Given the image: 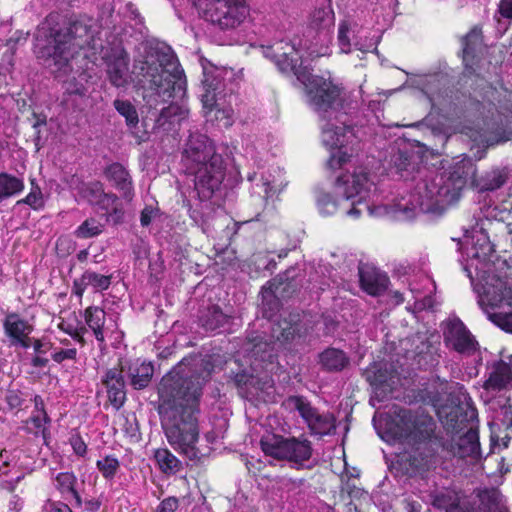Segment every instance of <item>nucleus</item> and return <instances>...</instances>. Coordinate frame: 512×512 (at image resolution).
I'll return each instance as SVG.
<instances>
[{
    "instance_id": "nucleus-50",
    "label": "nucleus",
    "mask_w": 512,
    "mask_h": 512,
    "mask_svg": "<svg viewBox=\"0 0 512 512\" xmlns=\"http://www.w3.org/2000/svg\"><path fill=\"white\" fill-rule=\"evenodd\" d=\"M103 192L104 186L100 181L84 183L80 189L81 196L92 206H96Z\"/></svg>"
},
{
    "instance_id": "nucleus-36",
    "label": "nucleus",
    "mask_w": 512,
    "mask_h": 512,
    "mask_svg": "<svg viewBox=\"0 0 512 512\" xmlns=\"http://www.w3.org/2000/svg\"><path fill=\"white\" fill-rule=\"evenodd\" d=\"M79 63L80 62H77L74 65V70L66 76L62 78L55 77V79L63 82L65 93L69 95L84 96L87 92V88L84 84V81H87L86 73Z\"/></svg>"
},
{
    "instance_id": "nucleus-12",
    "label": "nucleus",
    "mask_w": 512,
    "mask_h": 512,
    "mask_svg": "<svg viewBox=\"0 0 512 512\" xmlns=\"http://www.w3.org/2000/svg\"><path fill=\"white\" fill-rule=\"evenodd\" d=\"M199 16L220 30L238 27L248 15L245 0H192Z\"/></svg>"
},
{
    "instance_id": "nucleus-33",
    "label": "nucleus",
    "mask_w": 512,
    "mask_h": 512,
    "mask_svg": "<svg viewBox=\"0 0 512 512\" xmlns=\"http://www.w3.org/2000/svg\"><path fill=\"white\" fill-rule=\"evenodd\" d=\"M282 59L276 60V66L281 72H293L297 79L307 87V91L312 86L314 79H319V76H314L307 66L302 63L297 64V60L289 57L287 52L281 54Z\"/></svg>"
},
{
    "instance_id": "nucleus-53",
    "label": "nucleus",
    "mask_w": 512,
    "mask_h": 512,
    "mask_svg": "<svg viewBox=\"0 0 512 512\" xmlns=\"http://www.w3.org/2000/svg\"><path fill=\"white\" fill-rule=\"evenodd\" d=\"M333 24V11L330 7L318 8L312 15V25L317 28L328 27Z\"/></svg>"
},
{
    "instance_id": "nucleus-24",
    "label": "nucleus",
    "mask_w": 512,
    "mask_h": 512,
    "mask_svg": "<svg viewBox=\"0 0 512 512\" xmlns=\"http://www.w3.org/2000/svg\"><path fill=\"white\" fill-rule=\"evenodd\" d=\"M447 449L453 456L461 459L468 457L473 460L481 459L478 430L470 427L464 435L458 437L457 440H453Z\"/></svg>"
},
{
    "instance_id": "nucleus-19",
    "label": "nucleus",
    "mask_w": 512,
    "mask_h": 512,
    "mask_svg": "<svg viewBox=\"0 0 512 512\" xmlns=\"http://www.w3.org/2000/svg\"><path fill=\"white\" fill-rule=\"evenodd\" d=\"M214 156L221 154L216 153L213 142L202 133L192 132L184 145L181 163L186 171L211 160Z\"/></svg>"
},
{
    "instance_id": "nucleus-25",
    "label": "nucleus",
    "mask_w": 512,
    "mask_h": 512,
    "mask_svg": "<svg viewBox=\"0 0 512 512\" xmlns=\"http://www.w3.org/2000/svg\"><path fill=\"white\" fill-rule=\"evenodd\" d=\"M212 198L197 195V200L193 204H188L191 219L207 234L212 232L211 221L218 209Z\"/></svg>"
},
{
    "instance_id": "nucleus-1",
    "label": "nucleus",
    "mask_w": 512,
    "mask_h": 512,
    "mask_svg": "<svg viewBox=\"0 0 512 512\" xmlns=\"http://www.w3.org/2000/svg\"><path fill=\"white\" fill-rule=\"evenodd\" d=\"M211 368L206 363L188 365L179 362L161 380L158 414L164 434L172 448L189 460L200 458L199 399Z\"/></svg>"
},
{
    "instance_id": "nucleus-2",
    "label": "nucleus",
    "mask_w": 512,
    "mask_h": 512,
    "mask_svg": "<svg viewBox=\"0 0 512 512\" xmlns=\"http://www.w3.org/2000/svg\"><path fill=\"white\" fill-rule=\"evenodd\" d=\"M424 154L410 144H403L390 158V167L404 181L416 182L410 199L396 204L403 219H412L417 210L441 216L456 203L467 179L474 174L470 160L461 159L437 172L423 165Z\"/></svg>"
},
{
    "instance_id": "nucleus-56",
    "label": "nucleus",
    "mask_w": 512,
    "mask_h": 512,
    "mask_svg": "<svg viewBox=\"0 0 512 512\" xmlns=\"http://www.w3.org/2000/svg\"><path fill=\"white\" fill-rule=\"evenodd\" d=\"M103 215L105 216L107 223H111L113 225L122 224L125 218V210L121 201L119 200L117 204H114L110 210L105 212Z\"/></svg>"
},
{
    "instance_id": "nucleus-27",
    "label": "nucleus",
    "mask_w": 512,
    "mask_h": 512,
    "mask_svg": "<svg viewBox=\"0 0 512 512\" xmlns=\"http://www.w3.org/2000/svg\"><path fill=\"white\" fill-rule=\"evenodd\" d=\"M463 159L470 160L474 169H476V165L470 157H464ZM508 180V168L506 167H496L487 171L480 178H476V170H474V174L467 179L468 183H471L479 189L480 192L485 191H495L501 188ZM467 184H465L466 186Z\"/></svg>"
},
{
    "instance_id": "nucleus-6",
    "label": "nucleus",
    "mask_w": 512,
    "mask_h": 512,
    "mask_svg": "<svg viewBox=\"0 0 512 512\" xmlns=\"http://www.w3.org/2000/svg\"><path fill=\"white\" fill-rule=\"evenodd\" d=\"M492 272L473 273L466 268L478 303L488 319L512 333V260H498Z\"/></svg>"
},
{
    "instance_id": "nucleus-60",
    "label": "nucleus",
    "mask_w": 512,
    "mask_h": 512,
    "mask_svg": "<svg viewBox=\"0 0 512 512\" xmlns=\"http://www.w3.org/2000/svg\"><path fill=\"white\" fill-rule=\"evenodd\" d=\"M32 116L35 119V121L32 124V127L35 130L34 142H35V145L37 146V149L39 150V142H40V139H41L40 127L41 126H45L47 124V116L45 114H42V113L38 114L36 112H33Z\"/></svg>"
},
{
    "instance_id": "nucleus-52",
    "label": "nucleus",
    "mask_w": 512,
    "mask_h": 512,
    "mask_svg": "<svg viewBox=\"0 0 512 512\" xmlns=\"http://www.w3.org/2000/svg\"><path fill=\"white\" fill-rule=\"evenodd\" d=\"M317 206L322 215L329 216L337 211L338 204L329 193L319 192Z\"/></svg>"
},
{
    "instance_id": "nucleus-8",
    "label": "nucleus",
    "mask_w": 512,
    "mask_h": 512,
    "mask_svg": "<svg viewBox=\"0 0 512 512\" xmlns=\"http://www.w3.org/2000/svg\"><path fill=\"white\" fill-rule=\"evenodd\" d=\"M434 426V421L429 415L394 406L392 414L385 416L381 421V437L387 441L426 439L433 433Z\"/></svg>"
},
{
    "instance_id": "nucleus-61",
    "label": "nucleus",
    "mask_w": 512,
    "mask_h": 512,
    "mask_svg": "<svg viewBox=\"0 0 512 512\" xmlns=\"http://www.w3.org/2000/svg\"><path fill=\"white\" fill-rule=\"evenodd\" d=\"M160 210L153 206H145V208L141 211L140 214V223L141 226L147 227L151 224L152 220L159 216Z\"/></svg>"
},
{
    "instance_id": "nucleus-18",
    "label": "nucleus",
    "mask_w": 512,
    "mask_h": 512,
    "mask_svg": "<svg viewBox=\"0 0 512 512\" xmlns=\"http://www.w3.org/2000/svg\"><path fill=\"white\" fill-rule=\"evenodd\" d=\"M445 346L462 355H472L478 349V342L460 318L453 316L442 322Z\"/></svg>"
},
{
    "instance_id": "nucleus-37",
    "label": "nucleus",
    "mask_w": 512,
    "mask_h": 512,
    "mask_svg": "<svg viewBox=\"0 0 512 512\" xmlns=\"http://www.w3.org/2000/svg\"><path fill=\"white\" fill-rule=\"evenodd\" d=\"M85 322L89 329L93 331V334L96 340L103 344L105 342L104 336V324L106 321V313L105 311L96 306H90L85 309L84 312Z\"/></svg>"
},
{
    "instance_id": "nucleus-57",
    "label": "nucleus",
    "mask_w": 512,
    "mask_h": 512,
    "mask_svg": "<svg viewBox=\"0 0 512 512\" xmlns=\"http://www.w3.org/2000/svg\"><path fill=\"white\" fill-rule=\"evenodd\" d=\"M119 200L120 198L117 194L104 191L99 202H97L96 207L105 213L108 212L114 204H117Z\"/></svg>"
},
{
    "instance_id": "nucleus-10",
    "label": "nucleus",
    "mask_w": 512,
    "mask_h": 512,
    "mask_svg": "<svg viewBox=\"0 0 512 512\" xmlns=\"http://www.w3.org/2000/svg\"><path fill=\"white\" fill-rule=\"evenodd\" d=\"M492 371L489 373L488 378L483 384L484 392L481 398L486 404L490 405L491 409L496 410V405L499 407L497 411V419L506 428L512 427V404L507 397L500 396L498 400H493L494 393L504 390L512 386V354L505 356L501 353V359L493 362Z\"/></svg>"
},
{
    "instance_id": "nucleus-16",
    "label": "nucleus",
    "mask_w": 512,
    "mask_h": 512,
    "mask_svg": "<svg viewBox=\"0 0 512 512\" xmlns=\"http://www.w3.org/2000/svg\"><path fill=\"white\" fill-rule=\"evenodd\" d=\"M270 334L277 345L293 350L305 343L308 327L299 314L290 313L271 325Z\"/></svg>"
},
{
    "instance_id": "nucleus-40",
    "label": "nucleus",
    "mask_w": 512,
    "mask_h": 512,
    "mask_svg": "<svg viewBox=\"0 0 512 512\" xmlns=\"http://www.w3.org/2000/svg\"><path fill=\"white\" fill-rule=\"evenodd\" d=\"M155 461L164 474L173 475L183 469L182 462L167 448L157 449L154 453Z\"/></svg>"
},
{
    "instance_id": "nucleus-23",
    "label": "nucleus",
    "mask_w": 512,
    "mask_h": 512,
    "mask_svg": "<svg viewBox=\"0 0 512 512\" xmlns=\"http://www.w3.org/2000/svg\"><path fill=\"white\" fill-rule=\"evenodd\" d=\"M125 367H113L107 369L102 377V384L105 386L108 399L111 405L117 410L120 409L126 401V383L123 376Z\"/></svg>"
},
{
    "instance_id": "nucleus-32",
    "label": "nucleus",
    "mask_w": 512,
    "mask_h": 512,
    "mask_svg": "<svg viewBox=\"0 0 512 512\" xmlns=\"http://www.w3.org/2000/svg\"><path fill=\"white\" fill-rule=\"evenodd\" d=\"M318 363L323 371L337 373L343 371L350 365V358L343 350L328 347L319 353Z\"/></svg>"
},
{
    "instance_id": "nucleus-35",
    "label": "nucleus",
    "mask_w": 512,
    "mask_h": 512,
    "mask_svg": "<svg viewBox=\"0 0 512 512\" xmlns=\"http://www.w3.org/2000/svg\"><path fill=\"white\" fill-rule=\"evenodd\" d=\"M154 374L151 362H134L128 366L127 376L135 390H143L150 384Z\"/></svg>"
},
{
    "instance_id": "nucleus-20",
    "label": "nucleus",
    "mask_w": 512,
    "mask_h": 512,
    "mask_svg": "<svg viewBox=\"0 0 512 512\" xmlns=\"http://www.w3.org/2000/svg\"><path fill=\"white\" fill-rule=\"evenodd\" d=\"M277 343L271 334L251 332L247 335L246 351L251 358L272 365L277 360Z\"/></svg>"
},
{
    "instance_id": "nucleus-21",
    "label": "nucleus",
    "mask_w": 512,
    "mask_h": 512,
    "mask_svg": "<svg viewBox=\"0 0 512 512\" xmlns=\"http://www.w3.org/2000/svg\"><path fill=\"white\" fill-rule=\"evenodd\" d=\"M107 75L110 83L117 87H125L130 80L129 56L123 49H113L106 57Z\"/></svg>"
},
{
    "instance_id": "nucleus-58",
    "label": "nucleus",
    "mask_w": 512,
    "mask_h": 512,
    "mask_svg": "<svg viewBox=\"0 0 512 512\" xmlns=\"http://www.w3.org/2000/svg\"><path fill=\"white\" fill-rule=\"evenodd\" d=\"M76 348L59 349L52 353L51 357L56 363H63L65 360H76L77 358Z\"/></svg>"
},
{
    "instance_id": "nucleus-48",
    "label": "nucleus",
    "mask_w": 512,
    "mask_h": 512,
    "mask_svg": "<svg viewBox=\"0 0 512 512\" xmlns=\"http://www.w3.org/2000/svg\"><path fill=\"white\" fill-rule=\"evenodd\" d=\"M104 231V225L96 218H87L77 227L74 234L77 238L88 239L99 236Z\"/></svg>"
},
{
    "instance_id": "nucleus-17",
    "label": "nucleus",
    "mask_w": 512,
    "mask_h": 512,
    "mask_svg": "<svg viewBox=\"0 0 512 512\" xmlns=\"http://www.w3.org/2000/svg\"><path fill=\"white\" fill-rule=\"evenodd\" d=\"M292 273L294 270H287L263 287L262 313L265 318L272 319L279 311V296L289 297L297 290L298 283Z\"/></svg>"
},
{
    "instance_id": "nucleus-9",
    "label": "nucleus",
    "mask_w": 512,
    "mask_h": 512,
    "mask_svg": "<svg viewBox=\"0 0 512 512\" xmlns=\"http://www.w3.org/2000/svg\"><path fill=\"white\" fill-rule=\"evenodd\" d=\"M260 447L266 456L286 461L293 469H311L314 466L313 445L305 435L285 437L271 434L261 438Z\"/></svg>"
},
{
    "instance_id": "nucleus-63",
    "label": "nucleus",
    "mask_w": 512,
    "mask_h": 512,
    "mask_svg": "<svg viewBox=\"0 0 512 512\" xmlns=\"http://www.w3.org/2000/svg\"><path fill=\"white\" fill-rule=\"evenodd\" d=\"M282 45V42L277 43L276 47L273 46H262V54L264 57L270 59L276 64L277 59H282L281 54L284 52H280V50H283V47H279Z\"/></svg>"
},
{
    "instance_id": "nucleus-28",
    "label": "nucleus",
    "mask_w": 512,
    "mask_h": 512,
    "mask_svg": "<svg viewBox=\"0 0 512 512\" xmlns=\"http://www.w3.org/2000/svg\"><path fill=\"white\" fill-rule=\"evenodd\" d=\"M482 40V31L477 26L461 38L463 64L469 73L475 71L474 66L478 61L477 52L482 46Z\"/></svg>"
},
{
    "instance_id": "nucleus-31",
    "label": "nucleus",
    "mask_w": 512,
    "mask_h": 512,
    "mask_svg": "<svg viewBox=\"0 0 512 512\" xmlns=\"http://www.w3.org/2000/svg\"><path fill=\"white\" fill-rule=\"evenodd\" d=\"M188 115V109L178 102H171L168 106L160 110L155 119L154 128L163 132L171 131L176 124H179Z\"/></svg>"
},
{
    "instance_id": "nucleus-38",
    "label": "nucleus",
    "mask_w": 512,
    "mask_h": 512,
    "mask_svg": "<svg viewBox=\"0 0 512 512\" xmlns=\"http://www.w3.org/2000/svg\"><path fill=\"white\" fill-rule=\"evenodd\" d=\"M478 498L483 512H509L498 489H484L479 492Z\"/></svg>"
},
{
    "instance_id": "nucleus-43",
    "label": "nucleus",
    "mask_w": 512,
    "mask_h": 512,
    "mask_svg": "<svg viewBox=\"0 0 512 512\" xmlns=\"http://www.w3.org/2000/svg\"><path fill=\"white\" fill-rule=\"evenodd\" d=\"M57 488L62 494H70L74 499V505L81 507L82 498L76 489L77 478L74 473L61 472L56 476Z\"/></svg>"
},
{
    "instance_id": "nucleus-7",
    "label": "nucleus",
    "mask_w": 512,
    "mask_h": 512,
    "mask_svg": "<svg viewBox=\"0 0 512 512\" xmlns=\"http://www.w3.org/2000/svg\"><path fill=\"white\" fill-rule=\"evenodd\" d=\"M480 215L477 217L476 224L471 229H465L464 241L458 240V249L462 245L470 244L467 248V259L459 260L463 271L470 267V271L479 274L483 272H492L495 270L498 260H505L495 254L494 244L491 242L489 233L507 232L511 233V224L506 223L511 216V212L498 206L484 205L480 207Z\"/></svg>"
},
{
    "instance_id": "nucleus-13",
    "label": "nucleus",
    "mask_w": 512,
    "mask_h": 512,
    "mask_svg": "<svg viewBox=\"0 0 512 512\" xmlns=\"http://www.w3.org/2000/svg\"><path fill=\"white\" fill-rule=\"evenodd\" d=\"M307 93L310 105L321 119H338L348 114V103L342 97L341 89L332 81L314 79Z\"/></svg>"
},
{
    "instance_id": "nucleus-22",
    "label": "nucleus",
    "mask_w": 512,
    "mask_h": 512,
    "mask_svg": "<svg viewBox=\"0 0 512 512\" xmlns=\"http://www.w3.org/2000/svg\"><path fill=\"white\" fill-rule=\"evenodd\" d=\"M103 174L120 193L122 199L127 202L132 201L135 196L133 179L128 169L123 164L113 162L104 168Z\"/></svg>"
},
{
    "instance_id": "nucleus-55",
    "label": "nucleus",
    "mask_w": 512,
    "mask_h": 512,
    "mask_svg": "<svg viewBox=\"0 0 512 512\" xmlns=\"http://www.w3.org/2000/svg\"><path fill=\"white\" fill-rule=\"evenodd\" d=\"M350 27L346 21H342L338 28V45L343 53L351 52V40L349 37Z\"/></svg>"
},
{
    "instance_id": "nucleus-59",
    "label": "nucleus",
    "mask_w": 512,
    "mask_h": 512,
    "mask_svg": "<svg viewBox=\"0 0 512 512\" xmlns=\"http://www.w3.org/2000/svg\"><path fill=\"white\" fill-rule=\"evenodd\" d=\"M204 109H207L209 112L215 111V118L216 120H224L223 125L225 127H228L232 124L231 117H230V110H226L224 107V103L220 102V105L218 107H203Z\"/></svg>"
},
{
    "instance_id": "nucleus-26",
    "label": "nucleus",
    "mask_w": 512,
    "mask_h": 512,
    "mask_svg": "<svg viewBox=\"0 0 512 512\" xmlns=\"http://www.w3.org/2000/svg\"><path fill=\"white\" fill-rule=\"evenodd\" d=\"M358 274L360 285L368 294L373 296L380 295L387 289L389 278L373 265L360 263Z\"/></svg>"
},
{
    "instance_id": "nucleus-45",
    "label": "nucleus",
    "mask_w": 512,
    "mask_h": 512,
    "mask_svg": "<svg viewBox=\"0 0 512 512\" xmlns=\"http://www.w3.org/2000/svg\"><path fill=\"white\" fill-rule=\"evenodd\" d=\"M233 381L237 387L246 390H250L251 388L263 390L267 385L271 386L270 380L267 377L263 381L261 378L245 370L236 373Z\"/></svg>"
},
{
    "instance_id": "nucleus-29",
    "label": "nucleus",
    "mask_w": 512,
    "mask_h": 512,
    "mask_svg": "<svg viewBox=\"0 0 512 512\" xmlns=\"http://www.w3.org/2000/svg\"><path fill=\"white\" fill-rule=\"evenodd\" d=\"M364 376L369 384L374 387L379 401H382L385 397L386 387H391L390 381L393 378V371L388 369L385 363H374L366 369Z\"/></svg>"
},
{
    "instance_id": "nucleus-47",
    "label": "nucleus",
    "mask_w": 512,
    "mask_h": 512,
    "mask_svg": "<svg viewBox=\"0 0 512 512\" xmlns=\"http://www.w3.org/2000/svg\"><path fill=\"white\" fill-rule=\"evenodd\" d=\"M84 282L91 287L94 292H102L107 290L112 282V274L103 275L92 270H86L83 273Z\"/></svg>"
},
{
    "instance_id": "nucleus-44",
    "label": "nucleus",
    "mask_w": 512,
    "mask_h": 512,
    "mask_svg": "<svg viewBox=\"0 0 512 512\" xmlns=\"http://www.w3.org/2000/svg\"><path fill=\"white\" fill-rule=\"evenodd\" d=\"M23 188L22 179L8 173H0V202L20 193Z\"/></svg>"
},
{
    "instance_id": "nucleus-34",
    "label": "nucleus",
    "mask_w": 512,
    "mask_h": 512,
    "mask_svg": "<svg viewBox=\"0 0 512 512\" xmlns=\"http://www.w3.org/2000/svg\"><path fill=\"white\" fill-rule=\"evenodd\" d=\"M3 329L9 344H11L22 336L30 335L33 331V326L21 318L18 313L10 312L3 320Z\"/></svg>"
},
{
    "instance_id": "nucleus-14",
    "label": "nucleus",
    "mask_w": 512,
    "mask_h": 512,
    "mask_svg": "<svg viewBox=\"0 0 512 512\" xmlns=\"http://www.w3.org/2000/svg\"><path fill=\"white\" fill-rule=\"evenodd\" d=\"M284 406L290 411L298 412L311 435L323 437L335 432L336 419L333 414L319 413L304 396H289L284 401Z\"/></svg>"
},
{
    "instance_id": "nucleus-11",
    "label": "nucleus",
    "mask_w": 512,
    "mask_h": 512,
    "mask_svg": "<svg viewBox=\"0 0 512 512\" xmlns=\"http://www.w3.org/2000/svg\"><path fill=\"white\" fill-rule=\"evenodd\" d=\"M185 173L194 177L196 194L205 198L213 197L220 190L222 184L226 187H234L241 178L235 167L227 173L226 163L222 155L214 156L211 160L201 163L194 169L186 170Z\"/></svg>"
},
{
    "instance_id": "nucleus-30",
    "label": "nucleus",
    "mask_w": 512,
    "mask_h": 512,
    "mask_svg": "<svg viewBox=\"0 0 512 512\" xmlns=\"http://www.w3.org/2000/svg\"><path fill=\"white\" fill-rule=\"evenodd\" d=\"M446 421L444 425L448 430L458 433L463 430L468 423H472L477 420V410L470 404L466 403L465 406L458 405L452 407L448 413H446Z\"/></svg>"
},
{
    "instance_id": "nucleus-15",
    "label": "nucleus",
    "mask_w": 512,
    "mask_h": 512,
    "mask_svg": "<svg viewBox=\"0 0 512 512\" xmlns=\"http://www.w3.org/2000/svg\"><path fill=\"white\" fill-rule=\"evenodd\" d=\"M232 77L231 69L213 65L203 67V93L201 94L203 107H218L220 105V101L226 97L227 92H232V88H227V81H230Z\"/></svg>"
},
{
    "instance_id": "nucleus-54",
    "label": "nucleus",
    "mask_w": 512,
    "mask_h": 512,
    "mask_svg": "<svg viewBox=\"0 0 512 512\" xmlns=\"http://www.w3.org/2000/svg\"><path fill=\"white\" fill-rule=\"evenodd\" d=\"M25 203L34 210H39L44 207L43 194L38 186H33L30 193L22 200L18 201V204Z\"/></svg>"
},
{
    "instance_id": "nucleus-64",
    "label": "nucleus",
    "mask_w": 512,
    "mask_h": 512,
    "mask_svg": "<svg viewBox=\"0 0 512 512\" xmlns=\"http://www.w3.org/2000/svg\"><path fill=\"white\" fill-rule=\"evenodd\" d=\"M426 94H427L433 108H437V109L441 110L448 103V100L442 95V93L440 91L433 92V91L427 90Z\"/></svg>"
},
{
    "instance_id": "nucleus-5",
    "label": "nucleus",
    "mask_w": 512,
    "mask_h": 512,
    "mask_svg": "<svg viewBox=\"0 0 512 512\" xmlns=\"http://www.w3.org/2000/svg\"><path fill=\"white\" fill-rule=\"evenodd\" d=\"M135 59V69L149 91L147 103L157 105L171 98L182 99L186 93V78L173 49L164 42L142 43Z\"/></svg>"
},
{
    "instance_id": "nucleus-41",
    "label": "nucleus",
    "mask_w": 512,
    "mask_h": 512,
    "mask_svg": "<svg viewBox=\"0 0 512 512\" xmlns=\"http://www.w3.org/2000/svg\"><path fill=\"white\" fill-rule=\"evenodd\" d=\"M50 423H51L50 417L32 414L25 421L23 430L27 434H32L35 437L41 436L43 438L44 444L47 445L48 439L50 438V430H49Z\"/></svg>"
},
{
    "instance_id": "nucleus-42",
    "label": "nucleus",
    "mask_w": 512,
    "mask_h": 512,
    "mask_svg": "<svg viewBox=\"0 0 512 512\" xmlns=\"http://www.w3.org/2000/svg\"><path fill=\"white\" fill-rule=\"evenodd\" d=\"M229 318L218 305H212L202 314L200 322L207 331H215L224 327L228 323Z\"/></svg>"
},
{
    "instance_id": "nucleus-3",
    "label": "nucleus",
    "mask_w": 512,
    "mask_h": 512,
    "mask_svg": "<svg viewBox=\"0 0 512 512\" xmlns=\"http://www.w3.org/2000/svg\"><path fill=\"white\" fill-rule=\"evenodd\" d=\"M353 127L348 124L347 115L338 119L327 120L322 126V142L333 151L326 162L329 170H345L336 177L335 187L346 200L358 197L352 202V207L346 214L350 217L358 218L363 210L372 213L371 207L366 203L370 197L373 181L366 168L356 167L352 164V154L348 153L347 145L355 139Z\"/></svg>"
},
{
    "instance_id": "nucleus-39",
    "label": "nucleus",
    "mask_w": 512,
    "mask_h": 512,
    "mask_svg": "<svg viewBox=\"0 0 512 512\" xmlns=\"http://www.w3.org/2000/svg\"><path fill=\"white\" fill-rule=\"evenodd\" d=\"M431 504L434 508L445 512H453L459 506V496L451 489H440L430 493Z\"/></svg>"
},
{
    "instance_id": "nucleus-51",
    "label": "nucleus",
    "mask_w": 512,
    "mask_h": 512,
    "mask_svg": "<svg viewBox=\"0 0 512 512\" xmlns=\"http://www.w3.org/2000/svg\"><path fill=\"white\" fill-rule=\"evenodd\" d=\"M96 467L105 479L111 480L117 474L120 463L113 455H107L96 462Z\"/></svg>"
},
{
    "instance_id": "nucleus-4",
    "label": "nucleus",
    "mask_w": 512,
    "mask_h": 512,
    "mask_svg": "<svg viewBox=\"0 0 512 512\" xmlns=\"http://www.w3.org/2000/svg\"><path fill=\"white\" fill-rule=\"evenodd\" d=\"M97 26L92 18L80 17L68 26L49 27L44 40L38 39L37 58L54 77H64L74 70L77 62L86 58L81 51L88 47L97 48Z\"/></svg>"
},
{
    "instance_id": "nucleus-49",
    "label": "nucleus",
    "mask_w": 512,
    "mask_h": 512,
    "mask_svg": "<svg viewBox=\"0 0 512 512\" xmlns=\"http://www.w3.org/2000/svg\"><path fill=\"white\" fill-rule=\"evenodd\" d=\"M113 105L116 111L125 118L127 126L135 128L138 125V113L135 106L130 101L116 99Z\"/></svg>"
},
{
    "instance_id": "nucleus-46",
    "label": "nucleus",
    "mask_w": 512,
    "mask_h": 512,
    "mask_svg": "<svg viewBox=\"0 0 512 512\" xmlns=\"http://www.w3.org/2000/svg\"><path fill=\"white\" fill-rule=\"evenodd\" d=\"M419 467L418 460L410 454L399 456L397 461L392 464V469H394L397 474L410 477L419 472Z\"/></svg>"
},
{
    "instance_id": "nucleus-62",
    "label": "nucleus",
    "mask_w": 512,
    "mask_h": 512,
    "mask_svg": "<svg viewBox=\"0 0 512 512\" xmlns=\"http://www.w3.org/2000/svg\"><path fill=\"white\" fill-rule=\"evenodd\" d=\"M179 507V500L174 496L163 499L155 512H175Z\"/></svg>"
}]
</instances>
